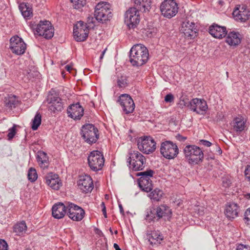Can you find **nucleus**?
<instances>
[{"instance_id":"nucleus-1","label":"nucleus","mask_w":250,"mask_h":250,"mask_svg":"<svg viewBox=\"0 0 250 250\" xmlns=\"http://www.w3.org/2000/svg\"><path fill=\"white\" fill-rule=\"evenodd\" d=\"M148 56V51L143 44H136L130 50L129 62L133 66H142L147 62Z\"/></svg>"},{"instance_id":"nucleus-2","label":"nucleus","mask_w":250,"mask_h":250,"mask_svg":"<svg viewBox=\"0 0 250 250\" xmlns=\"http://www.w3.org/2000/svg\"><path fill=\"white\" fill-rule=\"evenodd\" d=\"M184 151L189 164H197L202 161L204 153L198 146L188 145L185 147Z\"/></svg>"},{"instance_id":"nucleus-3","label":"nucleus","mask_w":250,"mask_h":250,"mask_svg":"<svg viewBox=\"0 0 250 250\" xmlns=\"http://www.w3.org/2000/svg\"><path fill=\"white\" fill-rule=\"evenodd\" d=\"M94 17L99 22H104L112 17L110 5L106 2H100L95 8Z\"/></svg>"},{"instance_id":"nucleus-4","label":"nucleus","mask_w":250,"mask_h":250,"mask_svg":"<svg viewBox=\"0 0 250 250\" xmlns=\"http://www.w3.org/2000/svg\"><path fill=\"white\" fill-rule=\"evenodd\" d=\"M98 129L92 124H86L83 126L81 135L84 141L89 144L95 143L99 139Z\"/></svg>"},{"instance_id":"nucleus-5","label":"nucleus","mask_w":250,"mask_h":250,"mask_svg":"<svg viewBox=\"0 0 250 250\" xmlns=\"http://www.w3.org/2000/svg\"><path fill=\"white\" fill-rule=\"evenodd\" d=\"M128 155L127 162L130 165V167L135 171L142 170L146 163L145 157L139 152L134 150H130Z\"/></svg>"},{"instance_id":"nucleus-6","label":"nucleus","mask_w":250,"mask_h":250,"mask_svg":"<svg viewBox=\"0 0 250 250\" xmlns=\"http://www.w3.org/2000/svg\"><path fill=\"white\" fill-rule=\"evenodd\" d=\"M35 34L42 36L46 39H51L54 36V28L48 21H40L37 25L32 26Z\"/></svg>"},{"instance_id":"nucleus-7","label":"nucleus","mask_w":250,"mask_h":250,"mask_svg":"<svg viewBox=\"0 0 250 250\" xmlns=\"http://www.w3.org/2000/svg\"><path fill=\"white\" fill-rule=\"evenodd\" d=\"M87 160L89 167L94 171H98L102 169L104 163L103 154L98 150L91 152Z\"/></svg>"},{"instance_id":"nucleus-8","label":"nucleus","mask_w":250,"mask_h":250,"mask_svg":"<svg viewBox=\"0 0 250 250\" xmlns=\"http://www.w3.org/2000/svg\"><path fill=\"white\" fill-rule=\"evenodd\" d=\"M161 154L167 159H173L179 153L177 146L170 141L162 142L160 147Z\"/></svg>"},{"instance_id":"nucleus-9","label":"nucleus","mask_w":250,"mask_h":250,"mask_svg":"<svg viewBox=\"0 0 250 250\" xmlns=\"http://www.w3.org/2000/svg\"><path fill=\"white\" fill-rule=\"evenodd\" d=\"M178 6L174 0H165L160 5L162 15L168 19L174 17L178 11Z\"/></svg>"},{"instance_id":"nucleus-10","label":"nucleus","mask_w":250,"mask_h":250,"mask_svg":"<svg viewBox=\"0 0 250 250\" xmlns=\"http://www.w3.org/2000/svg\"><path fill=\"white\" fill-rule=\"evenodd\" d=\"M140 22L139 12L135 7L130 8L125 14V22L129 29L135 28Z\"/></svg>"},{"instance_id":"nucleus-11","label":"nucleus","mask_w":250,"mask_h":250,"mask_svg":"<svg viewBox=\"0 0 250 250\" xmlns=\"http://www.w3.org/2000/svg\"><path fill=\"white\" fill-rule=\"evenodd\" d=\"M156 143L150 137L146 136L138 140V147L144 153L149 154L156 149Z\"/></svg>"},{"instance_id":"nucleus-12","label":"nucleus","mask_w":250,"mask_h":250,"mask_svg":"<svg viewBox=\"0 0 250 250\" xmlns=\"http://www.w3.org/2000/svg\"><path fill=\"white\" fill-rule=\"evenodd\" d=\"M89 29L86 24L82 21H78L74 26L73 35L77 42L85 41L88 37Z\"/></svg>"},{"instance_id":"nucleus-13","label":"nucleus","mask_w":250,"mask_h":250,"mask_svg":"<svg viewBox=\"0 0 250 250\" xmlns=\"http://www.w3.org/2000/svg\"><path fill=\"white\" fill-rule=\"evenodd\" d=\"M67 208V215L73 221H81L84 216V210L80 207L73 203H68Z\"/></svg>"},{"instance_id":"nucleus-14","label":"nucleus","mask_w":250,"mask_h":250,"mask_svg":"<svg viewBox=\"0 0 250 250\" xmlns=\"http://www.w3.org/2000/svg\"><path fill=\"white\" fill-rule=\"evenodd\" d=\"M10 41V48L13 53L18 55L24 53L26 49V44L21 38L15 36L11 38Z\"/></svg>"},{"instance_id":"nucleus-15","label":"nucleus","mask_w":250,"mask_h":250,"mask_svg":"<svg viewBox=\"0 0 250 250\" xmlns=\"http://www.w3.org/2000/svg\"><path fill=\"white\" fill-rule=\"evenodd\" d=\"M118 102L122 107L124 112L128 114L134 110L135 104L131 97L128 94H122L118 100Z\"/></svg>"},{"instance_id":"nucleus-16","label":"nucleus","mask_w":250,"mask_h":250,"mask_svg":"<svg viewBox=\"0 0 250 250\" xmlns=\"http://www.w3.org/2000/svg\"><path fill=\"white\" fill-rule=\"evenodd\" d=\"M47 101L49 104L48 108L50 111L56 113L61 111L63 109V104L61 98L53 94H49Z\"/></svg>"},{"instance_id":"nucleus-17","label":"nucleus","mask_w":250,"mask_h":250,"mask_svg":"<svg viewBox=\"0 0 250 250\" xmlns=\"http://www.w3.org/2000/svg\"><path fill=\"white\" fill-rule=\"evenodd\" d=\"M190 109L198 114L204 115L208 109L207 102L204 99L195 98L190 101Z\"/></svg>"},{"instance_id":"nucleus-18","label":"nucleus","mask_w":250,"mask_h":250,"mask_svg":"<svg viewBox=\"0 0 250 250\" xmlns=\"http://www.w3.org/2000/svg\"><path fill=\"white\" fill-rule=\"evenodd\" d=\"M78 186L79 188L84 193L90 192L93 189L92 179L87 175L80 176L78 181Z\"/></svg>"},{"instance_id":"nucleus-19","label":"nucleus","mask_w":250,"mask_h":250,"mask_svg":"<svg viewBox=\"0 0 250 250\" xmlns=\"http://www.w3.org/2000/svg\"><path fill=\"white\" fill-rule=\"evenodd\" d=\"M180 31L187 37L193 38L197 36V26L194 22L185 21L181 26Z\"/></svg>"},{"instance_id":"nucleus-20","label":"nucleus","mask_w":250,"mask_h":250,"mask_svg":"<svg viewBox=\"0 0 250 250\" xmlns=\"http://www.w3.org/2000/svg\"><path fill=\"white\" fill-rule=\"evenodd\" d=\"M232 15L236 20H240L241 21L244 22L250 20V10L247 9L245 5L236 7L234 10Z\"/></svg>"},{"instance_id":"nucleus-21","label":"nucleus","mask_w":250,"mask_h":250,"mask_svg":"<svg viewBox=\"0 0 250 250\" xmlns=\"http://www.w3.org/2000/svg\"><path fill=\"white\" fill-rule=\"evenodd\" d=\"M208 30L209 34L212 37L217 39H222L227 35L226 27L216 23H213L210 25Z\"/></svg>"},{"instance_id":"nucleus-22","label":"nucleus","mask_w":250,"mask_h":250,"mask_svg":"<svg viewBox=\"0 0 250 250\" xmlns=\"http://www.w3.org/2000/svg\"><path fill=\"white\" fill-rule=\"evenodd\" d=\"M67 112L68 116L74 120H80L83 115V109L79 103L70 105Z\"/></svg>"},{"instance_id":"nucleus-23","label":"nucleus","mask_w":250,"mask_h":250,"mask_svg":"<svg viewBox=\"0 0 250 250\" xmlns=\"http://www.w3.org/2000/svg\"><path fill=\"white\" fill-rule=\"evenodd\" d=\"M67 206L62 203L55 204L52 208V214L56 219L63 218L66 213Z\"/></svg>"},{"instance_id":"nucleus-24","label":"nucleus","mask_w":250,"mask_h":250,"mask_svg":"<svg viewBox=\"0 0 250 250\" xmlns=\"http://www.w3.org/2000/svg\"><path fill=\"white\" fill-rule=\"evenodd\" d=\"M45 181L47 185L52 189L56 190H58L62 185L58 175L53 173H49L45 177Z\"/></svg>"},{"instance_id":"nucleus-25","label":"nucleus","mask_w":250,"mask_h":250,"mask_svg":"<svg viewBox=\"0 0 250 250\" xmlns=\"http://www.w3.org/2000/svg\"><path fill=\"white\" fill-rule=\"evenodd\" d=\"M239 211L238 205L234 203H230L226 206L225 213L229 219H234L237 217Z\"/></svg>"},{"instance_id":"nucleus-26","label":"nucleus","mask_w":250,"mask_h":250,"mask_svg":"<svg viewBox=\"0 0 250 250\" xmlns=\"http://www.w3.org/2000/svg\"><path fill=\"white\" fill-rule=\"evenodd\" d=\"M240 35L238 32H230L227 36L226 41L229 45L236 46L241 42Z\"/></svg>"},{"instance_id":"nucleus-27","label":"nucleus","mask_w":250,"mask_h":250,"mask_svg":"<svg viewBox=\"0 0 250 250\" xmlns=\"http://www.w3.org/2000/svg\"><path fill=\"white\" fill-rule=\"evenodd\" d=\"M233 129L237 132H241L243 131L246 126V121L242 117H238L233 120Z\"/></svg>"},{"instance_id":"nucleus-28","label":"nucleus","mask_w":250,"mask_h":250,"mask_svg":"<svg viewBox=\"0 0 250 250\" xmlns=\"http://www.w3.org/2000/svg\"><path fill=\"white\" fill-rule=\"evenodd\" d=\"M37 159L39 165L42 168L44 169L48 167V158L46 153L43 151H38Z\"/></svg>"},{"instance_id":"nucleus-29","label":"nucleus","mask_w":250,"mask_h":250,"mask_svg":"<svg viewBox=\"0 0 250 250\" xmlns=\"http://www.w3.org/2000/svg\"><path fill=\"white\" fill-rule=\"evenodd\" d=\"M19 9L23 17L30 19L32 16V10L30 5L27 3H21L19 5Z\"/></svg>"},{"instance_id":"nucleus-30","label":"nucleus","mask_w":250,"mask_h":250,"mask_svg":"<svg viewBox=\"0 0 250 250\" xmlns=\"http://www.w3.org/2000/svg\"><path fill=\"white\" fill-rule=\"evenodd\" d=\"M156 212L157 213V221H158L163 216H168L171 214V211L169 207L166 205H162L156 207Z\"/></svg>"},{"instance_id":"nucleus-31","label":"nucleus","mask_w":250,"mask_h":250,"mask_svg":"<svg viewBox=\"0 0 250 250\" xmlns=\"http://www.w3.org/2000/svg\"><path fill=\"white\" fill-rule=\"evenodd\" d=\"M27 226L24 221H22L17 223L13 226V232L17 235H22L24 234L27 230Z\"/></svg>"},{"instance_id":"nucleus-32","label":"nucleus","mask_w":250,"mask_h":250,"mask_svg":"<svg viewBox=\"0 0 250 250\" xmlns=\"http://www.w3.org/2000/svg\"><path fill=\"white\" fill-rule=\"evenodd\" d=\"M4 102L6 107L12 109L16 107L18 100L16 96L11 94L4 98Z\"/></svg>"},{"instance_id":"nucleus-33","label":"nucleus","mask_w":250,"mask_h":250,"mask_svg":"<svg viewBox=\"0 0 250 250\" xmlns=\"http://www.w3.org/2000/svg\"><path fill=\"white\" fill-rule=\"evenodd\" d=\"M148 241L152 245L153 244H160L163 240V237L160 233L156 232H153L151 234L148 235Z\"/></svg>"},{"instance_id":"nucleus-34","label":"nucleus","mask_w":250,"mask_h":250,"mask_svg":"<svg viewBox=\"0 0 250 250\" xmlns=\"http://www.w3.org/2000/svg\"><path fill=\"white\" fill-rule=\"evenodd\" d=\"M138 183L140 188L146 192H149L152 189V181L150 180L142 179L141 181H138Z\"/></svg>"},{"instance_id":"nucleus-35","label":"nucleus","mask_w":250,"mask_h":250,"mask_svg":"<svg viewBox=\"0 0 250 250\" xmlns=\"http://www.w3.org/2000/svg\"><path fill=\"white\" fill-rule=\"evenodd\" d=\"M163 194L162 190L158 188H155L150 193L149 197L153 201H159L162 197Z\"/></svg>"},{"instance_id":"nucleus-36","label":"nucleus","mask_w":250,"mask_h":250,"mask_svg":"<svg viewBox=\"0 0 250 250\" xmlns=\"http://www.w3.org/2000/svg\"><path fill=\"white\" fill-rule=\"evenodd\" d=\"M154 172L151 169H148L146 171L139 172L137 175L140 176L138 181H141L142 179L150 180L152 177Z\"/></svg>"},{"instance_id":"nucleus-37","label":"nucleus","mask_w":250,"mask_h":250,"mask_svg":"<svg viewBox=\"0 0 250 250\" xmlns=\"http://www.w3.org/2000/svg\"><path fill=\"white\" fill-rule=\"evenodd\" d=\"M146 219L149 222L154 221L155 219L157 220V213L156 212V208H152L150 209L149 212H148L146 216Z\"/></svg>"},{"instance_id":"nucleus-38","label":"nucleus","mask_w":250,"mask_h":250,"mask_svg":"<svg viewBox=\"0 0 250 250\" xmlns=\"http://www.w3.org/2000/svg\"><path fill=\"white\" fill-rule=\"evenodd\" d=\"M41 123V115L40 113H37L32 122V128L33 130L38 129Z\"/></svg>"},{"instance_id":"nucleus-39","label":"nucleus","mask_w":250,"mask_h":250,"mask_svg":"<svg viewBox=\"0 0 250 250\" xmlns=\"http://www.w3.org/2000/svg\"><path fill=\"white\" fill-rule=\"evenodd\" d=\"M28 178L31 182H35L37 179L38 174L35 168L32 167L29 168L28 172Z\"/></svg>"},{"instance_id":"nucleus-40","label":"nucleus","mask_w":250,"mask_h":250,"mask_svg":"<svg viewBox=\"0 0 250 250\" xmlns=\"http://www.w3.org/2000/svg\"><path fill=\"white\" fill-rule=\"evenodd\" d=\"M73 7L76 9H80L86 4V0H71Z\"/></svg>"},{"instance_id":"nucleus-41","label":"nucleus","mask_w":250,"mask_h":250,"mask_svg":"<svg viewBox=\"0 0 250 250\" xmlns=\"http://www.w3.org/2000/svg\"><path fill=\"white\" fill-rule=\"evenodd\" d=\"M117 84L119 87L124 88L127 86V79L125 76H121L117 80Z\"/></svg>"},{"instance_id":"nucleus-42","label":"nucleus","mask_w":250,"mask_h":250,"mask_svg":"<svg viewBox=\"0 0 250 250\" xmlns=\"http://www.w3.org/2000/svg\"><path fill=\"white\" fill-rule=\"evenodd\" d=\"M190 101H188V99L186 97H181L180 98V105L184 106H187L189 109L190 108Z\"/></svg>"},{"instance_id":"nucleus-43","label":"nucleus","mask_w":250,"mask_h":250,"mask_svg":"<svg viewBox=\"0 0 250 250\" xmlns=\"http://www.w3.org/2000/svg\"><path fill=\"white\" fill-rule=\"evenodd\" d=\"M16 125H14L13 126L8 130V134L7 135V137L9 140H11L13 138L14 136L16 133Z\"/></svg>"},{"instance_id":"nucleus-44","label":"nucleus","mask_w":250,"mask_h":250,"mask_svg":"<svg viewBox=\"0 0 250 250\" xmlns=\"http://www.w3.org/2000/svg\"><path fill=\"white\" fill-rule=\"evenodd\" d=\"M150 0H142L140 10L142 9V8H144V11H146V9L148 10L150 6Z\"/></svg>"},{"instance_id":"nucleus-45","label":"nucleus","mask_w":250,"mask_h":250,"mask_svg":"<svg viewBox=\"0 0 250 250\" xmlns=\"http://www.w3.org/2000/svg\"><path fill=\"white\" fill-rule=\"evenodd\" d=\"M244 220L246 223L248 225H250V208L246 211Z\"/></svg>"},{"instance_id":"nucleus-46","label":"nucleus","mask_w":250,"mask_h":250,"mask_svg":"<svg viewBox=\"0 0 250 250\" xmlns=\"http://www.w3.org/2000/svg\"><path fill=\"white\" fill-rule=\"evenodd\" d=\"M0 250H8V245L4 240H0Z\"/></svg>"},{"instance_id":"nucleus-47","label":"nucleus","mask_w":250,"mask_h":250,"mask_svg":"<svg viewBox=\"0 0 250 250\" xmlns=\"http://www.w3.org/2000/svg\"><path fill=\"white\" fill-rule=\"evenodd\" d=\"M165 101L167 103L173 102L174 101L173 95L171 93L167 94L165 97Z\"/></svg>"},{"instance_id":"nucleus-48","label":"nucleus","mask_w":250,"mask_h":250,"mask_svg":"<svg viewBox=\"0 0 250 250\" xmlns=\"http://www.w3.org/2000/svg\"><path fill=\"white\" fill-rule=\"evenodd\" d=\"M236 250H250V246L243 244H239L237 246Z\"/></svg>"},{"instance_id":"nucleus-49","label":"nucleus","mask_w":250,"mask_h":250,"mask_svg":"<svg viewBox=\"0 0 250 250\" xmlns=\"http://www.w3.org/2000/svg\"><path fill=\"white\" fill-rule=\"evenodd\" d=\"M245 175L246 179L250 182V166H248L245 170Z\"/></svg>"},{"instance_id":"nucleus-50","label":"nucleus","mask_w":250,"mask_h":250,"mask_svg":"<svg viewBox=\"0 0 250 250\" xmlns=\"http://www.w3.org/2000/svg\"><path fill=\"white\" fill-rule=\"evenodd\" d=\"M200 142L203 145L206 146H210L211 145V143L210 142L207 140H200Z\"/></svg>"},{"instance_id":"nucleus-51","label":"nucleus","mask_w":250,"mask_h":250,"mask_svg":"<svg viewBox=\"0 0 250 250\" xmlns=\"http://www.w3.org/2000/svg\"><path fill=\"white\" fill-rule=\"evenodd\" d=\"M135 4L138 6V8L141 9L142 0H134Z\"/></svg>"},{"instance_id":"nucleus-52","label":"nucleus","mask_w":250,"mask_h":250,"mask_svg":"<svg viewBox=\"0 0 250 250\" xmlns=\"http://www.w3.org/2000/svg\"><path fill=\"white\" fill-rule=\"evenodd\" d=\"M65 69L69 72H70L72 69V67L70 65H67L65 66Z\"/></svg>"},{"instance_id":"nucleus-53","label":"nucleus","mask_w":250,"mask_h":250,"mask_svg":"<svg viewBox=\"0 0 250 250\" xmlns=\"http://www.w3.org/2000/svg\"><path fill=\"white\" fill-rule=\"evenodd\" d=\"M102 212L104 215V217L105 218H107V214H106V208H103L102 209Z\"/></svg>"},{"instance_id":"nucleus-54","label":"nucleus","mask_w":250,"mask_h":250,"mask_svg":"<svg viewBox=\"0 0 250 250\" xmlns=\"http://www.w3.org/2000/svg\"><path fill=\"white\" fill-rule=\"evenodd\" d=\"M187 139L186 137H183L181 135H179L178 136V139L180 141H184L185 140H186Z\"/></svg>"},{"instance_id":"nucleus-55","label":"nucleus","mask_w":250,"mask_h":250,"mask_svg":"<svg viewBox=\"0 0 250 250\" xmlns=\"http://www.w3.org/2000/svg\"><path fill=\"white\" fill-rule=\"evenodd\" d=\"M114 248L116 250H121V249L120 248L118 244L116 243L114 244Z\"/></svg>"},{"instance_id":"nucleus-56","label":"nucleus","mask_w":250,"mask_h":250,"mask_svg":"<svg viewBox=\"0 0 250 250\" xmlns=\"http://www.w3.org/2000/svg\"><path fill=\"white\" fill-rule=\"evenodd\" d=\"M119 207L120 212L121 213H122L123 214H124V209H123V208L122 205L120 204Z\"/></svg>"},{"instance_id":"nucleus-57","label":"nucleus","mask_w":250,"mask_h":250,"mask_svg":"<svg viewBox=\"0 0 250 250\" xmlns=\"http://www.w3.org/2000/svg\"><path fill=\"white\" fill-rule=\"evenodd\" d=\"M106 50H107V48H105V49H104V50L102 52V54H101V56H100V59H101V60H102V59L103 58L104 56V54H105V52H106Z\"/></svg>"},{"instance_id":"nucleus-58","label":"nucleus","mask_w":250,"mask_h":250,"mask_svg":"<svg viewBox=\"0 0 250 250\" xmlns=\"http://www.w3.org/2000/svg\"><path fill=\"white\" fill-rule=\"evenodd\" d=\"M101 207L102 208V209L104 208H106L105 206V204L104 203V202H102V204H101Z\"/></svg>"},{"instance_id":"nucleus-59","label":"nucleus","mask_w":250,"mask_h":250,"mask_svg":"<svg viewBox=\"0 0 250 250\" xmlns=\"http://www.w3.org/2000/svg\"><path fill=\"white\" fill-rule=\"evenodd\" d=\"M245 196L248 199H250V193L247 194Z\"/></svg>"},{"instance_id":"nucleus-60","label":"nucleus","mask_w":250,"mask_h":250,"mask_svg":"<svg viewBox=\"0 0 250 250\" xmlns=\"http://www.w3.org/2000/svg\"><path fill=\"white\" fill-rule=\"evenodd\" d=\"M218 151L220 154L222 153V150L219 147H218Z\"/></svg>"},{"instance_id":"nucleus-61","label":"nucleus","mask_w":250,"mask_h":250,"mask_svg":"<svg viewBox=\"0 0 250 250\" xmlns=\"http://www.w3.org/2000/svg\"><path fill=\"white\" fill-rule=\"evenodd\" d=\"M117 232H117V230H116V231H115V233L116 234H117Z\"/></svg>"},{"instance_id":"nucleus-62","label":"nucleus","mask_w":250,"mask_h":250,"mask_svg":"<svg viewBox=\"0 0 250 250\" xmlns=\"http://www.w3.org/2000/svg\"><path fill=\"white\" fill-rule=\"evenodd\" d=\"M110 232H112V230H111V229H110Z\"/></svg>"}]
</instances>
